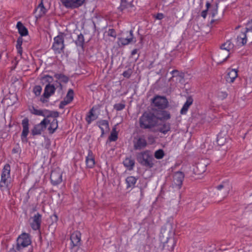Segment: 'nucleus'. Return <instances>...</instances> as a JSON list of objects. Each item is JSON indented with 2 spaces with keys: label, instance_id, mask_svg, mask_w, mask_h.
Listing matches in <instances>:
<instances>
[{
  "label": "nucleus",
  "instance_id": "10",
  "mask_svg": "<svg viewBox=\"0 0 252 252\" xmlns=\"http://www.w3.org/2000/svg\"><path fill=\"white\" fill-rule=\"evenodd\" d=\"M50 180L52 184L56 186L62 182V173L59 168L52 170L50 174Z\"/></svg>",
  "mask_w": 252,
  "mask_h": 252
},
{
  "label": "nucleus",
  "instance_id": "30",
  "mask_svg": "<svg viewBox=\"0 0 252 252\" xmlns=\"http://www.w3.org/2000/svg\"><path fill=\"white\" fill-rule=\"evenodd\" d=\"M38 11L39 13L37 14V17L39 18L45 15L47 12V9L44 6L42 0H41L37 7L35 9L34 12L36 13Z\"/></svg>",
  "mask_w": 252,
  "mask_h": 252
},
{
  "label": "nucleus",
  "instance_id": "39",
  "mask_svg": "<svg viewBox=\"0 0 252 252\" xmlns=\"http://www.w3.org/2000/svg\"><path fill=\"white\" fill-rule=\"evenodd\" d=\"M118 138V133L116 131V127H113L111 132L110 136L108 137V140L110 142H114L117 140Z\"/></svg>",
  "mask_w": 252,
  "mask_h": 252
},
{
  "label": "nucleus",
  "instance_id": "23",
  "mask_svg": "<svg viewBox=\"0 0 252 252\" xmlns=\"http://www.w3.org/2000/svg\"><path fill=\"white\" fill-rule=\"evenodd\" d=\"M16 28L18 30V32L21 37L26 36L28 34V30L27 28L23 25V24L19 21L16 25Z\"/></svg>",
  "mask_w": 252,
  "mask_h": 252
},
{
  "label": "nucleus",
  "instance_id": "48",
  "mask_svg": "<svg viewBox=\"0 0 252 252\" xmlns=\"http://www.w3.org/2000/svg\"><path fill=\"white\" fill-rule=\"evenodd\" d=\"M107 35L109 36H111L114 38H116L117 36V33L115 30L113 29H109L107 32Z\"/></svg>",
  "mask_w": 252,
  "mask_h": 252
},
{
  "label": "nucleus",
  "instance_id": "19",
  "mask_svg": "<svg viewBox=\"0 0 252 252\" xmlns=\"http://www.w3.org/2000/svg\"><path fill=\"white\" fill-rule=\"evenodd\" d=\"M96 109V106H93L87 114L85 120L88 125L91 124L92 121L98 118V116L94 114Z\"/></svg>",
  "mask_w": 252,
  "mask_h": 252
},
{
  "label": "nucleus",
  "instance_id": "29",
  "mask_svg": "<svg viewBox=\"0 0 252 252\" xmlns=\"http://www.w3.org/2000/svg\"><path fill=\"white\" fill-rule=\"evenodd\" d=\"M137 178L134 176H128L126 179V189L134 188L135 185L136 183Z\"/></svg>",
  "mask_w": 252,
  "mask_h": 252
},
{
  "label": "nucleus",
  "instance_id": "42",
  "mask_svg": "<svg viewBox=\"0 0 252 252\" xmlns=\"http://www.w3.org/2000/svg\"><path fill=\"white\" fill-rule=\"evenodd\" d=\"M42 89V87L39 85H36L33 88V93L35 94V96H39L41 94Z\"/></svg>",
  "mask_w": 252,
  "mask_h": 252
},
{
  "label": "nucleus",
  "instance_id": "4",
  "mask_svg": "<svg viewBox=\"0 0 252 252\" xmlns=\"http://www.w3.org/2000/svg\"><path fill=\"white\" fill-rule=\"evenodd\" d=\"M56 84H47L46 85L44 90V93L40 98V101L43 103H47L48 102L49 97L53 95L56 90V89L60 87L61 89H62V85L60 82L58 80L56 81Z\"/></svg>",
  "mask_w": 252,
  "mask_h": 252
},
{
  "label": "nucleus",
  "instance_id": "2",
  "mask_svg": "<svg viewBox=\"0 0 252 252\" xmlns=\"http://www.w3.org/2000/svg\"><path fill=\"white\" fill-rule=\"evenodd\" d=\"M140 127L142 129H151L158 123L157 116L152 112H145L139 119Z\"/></svg>",
  "mask_w": 252,
  "mask_h": 252
},
{
  "label": "nucleus",
  "instance_id": "52",
  "mask_svg": "<svg viewBox=\"0 0 252 252\" xmlns=\"http://www.w3.org/2000/svg\"><path fill=\"white\" fill-rule=\"evenodd\" d=\"M60 80L63 83H66L68 82L69 78L63 74Z\"/></svg>",
  "mask_w": 252,
  "mask_h": 252
},
{
  "label": "nucleus",
  "instance_id": "35",
  "mask_svg": "<svg viewBox=\"0 0 252 252\" xmlns=\"http://www.w3.org/2000/svg\"><path fill=\"white\" fill-rule=\"evenodd\" d=\"M224 136L225 134L221 132L218 134L216 142L218 145L222 146L225 143L226 138Z\"/></svg>",
  "mask_w": 252,
  "mask_h": 252
},
{
  "label": "nucleus",
  "instance_id": "53",
  "mask_svg": "<svg viewBox=\"0 0 252 252\" xmlns=\"http://www.w3.org/2000/svg\"><path fill=\"white\" fill-rule=\"evenodd\" d=\"M154 17L156 19L161 20L164 18V15L161 13H158L156 15H154Z\"/></svg>",
  "mask_w": 252,
  "mask_h": 252
},
{
  "label": "nucleus",
  "instance_id": "33",
  "mask_svg": "<svg viewBox=\"0 0 252 252\" xmlns=\"http://www.w3.org/2000/svg\"><path fill=\"white\" fill-rule=\"evenodd\" d=\"M1 177L10 178V165L7 163L4 165L2 172Z\"/></svg>",
  "mask_w": 252,
  "mask_h": 252
},
{
  "label": "nucleus",
  "instance_id": "47",
  "mask_svg": "<svg viewBox=\"0 0 252 252\" xmlns=\"http://www.w3.org/2000/svg\"><path fill=\"white\" fill-rule=\"evenodd\" d=\"M132 73V69L131 68H128L123 73V75L125 78H129L131 76Z\"/></svg>",
  "mask_w": 252,
  "mask_h": 252
},
{
  "label": "nucleus",
  "instance_id": "54",
  "mask_svg": "<svg viewBox=\"0 0 252 252\" xmlns=\"http://www.w3.org/2000/svg\"><path fill=\"white\" fill-rule=\"evenodd\" d=\"M48 112H51V111L49 110H46V109L44 110H43L44 115H43V116L44 117H46L47 118L50 117V115L51 113Z\"/></svg>",
  "mask_w": 252,
  "mask_h": 252
},
{
  "label": "nucleus",
  "instance_id": "27",
  "mask_svg": "<svg viewBox=\"0 0 252 252\" xmlns=\"http://www.w3.org/2000/svg\"><path fill=\"white\" fill-rule=\"evenodd\" d=\"M226 77V80L228 83H232L236 78V69H228Z\"/></svg>",
  "mask_w": 252,
  "mask_h": 252
},
{
  "label": "nucleus",
  "instance_id": "60",
  "mask_svg": "<svg viewBox=\"0 0 252 252\" xmlns=\"http://www.w3.org/2000/svg\"><path fill=\"white\" fill-rule=\"evenodd\" d=\"M63 74H62V73H56L54 75V77L57 79L58 80H60V79L61 78V77L63 76Z\"/></svg>",
  "mask_w": 252,
  "mask_h": 252
},
{
  "label": "nucleus",
  "instance_id": "49",
  "mask_svg": "<svg viewBox=\"0 0 252 252\" xmlns=\"http://www.w3.org/2000/svg\"><path fill=\"white\" fill-rule=\"evenodd\" d=\"M243 31L246 33L248 32L252 31V20L247 23V27Z\"/></svg>",
  "mask_w": 252,
  "mask_h": 252
},
{
  "label": "nucleus",
  "instance_id": "15",
  "mask_svg": "<svg viewBox=\"0 0 252 252\" xmlns=\"http://www.w3.org/2000/svg\"><path fill=\"white\" fill-rule=\"evenodd\" d=\"M230 185L228 181L222 182L220 184L216 187V189L218 191H220V193L222 194V198H224L228 194L229 191L230 189ZM219 195V192H217Z\"/></svg>",
  "mask_w": 252,
  "mask_h": 252
},
{
  "label": "nucleus",
  "instance_id": "7",
  "mask_svg": "<svg viewBox=\"0 0 252 252\" xmlns=\"http://www.w3.org/2000/svg\"><path fill=\"white\" fill-rule=\"evenodd\" d=\"M160 241L159 248L161 251L165 252H170L173 251L176 244V241L174 238L166 237L165 241L162 240H161Z\"/></svg>",
  "mask_w": 252,
  "mask_h": 252
},
{
  "label": "nucleus",
  "instance_id": "38",
  "mask_svg": "<svg viewBox=\"0 0 252 252\" xmlns=\"http://www.w3.org/2000/svg\"><path fill=\"white\" fill-rule=\"evenodd\" d=\"M220 49V50L218 52V57L220 58V62H223L226 60V59L228 58L229 53H225L224 51H222Z\"/></svg>",
  "mask_w": 252,
  "mask_h": 252
},
{
  "label": "nucleus",
  "instance_id": "34",
  "mask_svg": "<svg viewBox=\"0 0 252 252\" xmlns=\"http://www.w3.org/2000/svg\"><path fill=\"white\" fill-rule=\"evenodd\" d=\"M123 163L125 167H127L129 170H131L134 166L135 161L131 158H126L123 161Z\"/></svg>",
  "mask_w": 252,
  "mask_h": 252
},
{
  "label": "nucleus",
  "instance_id": "8",
  "mask_svg": "<svg viewBox=\"0 0 252 252\" xmlns=\"http://www.w3.org/2000/svg\"><path fill=\"white\" fill-rule=\"evenodd\" d=\"M133 148L135 150H141L145 148L147 146V142L144 135L137 136L134 138Z\"/></svg>",
  "mask_w": 252,
  "mask_h": 252
},
{
  "label": "nucleus",
  "instance_id": "22",
  "mask_svg": "<svg viewBox=\"0 0 252 252\" xmlns=\"http://www.w3.org/2000/svg\"><path fill=\"white\" fill-rule=\"evenodd\" d=\"M10 178L1 177L0 181V189L1 190L4 189H10Z\"/></svg>",
  "mask_w": 252,
  "mask_h": 252
},
{
  "label": "nucleus",
  "instance_id": "21",
  "mask_svg": "<svg viewBox=\"0 0 252 252\" xmlns=\"http://www.w3.org/2000/svg\"><path fill=\"white\" fill-rule=\"evenodd\" d=\"M193 101V98L191 96H189L187 97L186 102L184 103L182 108L180 111V113L182 115L186 114L190 107L192 104Z\"/></svg>",
  "mask_w": 252,
  "mask_h": 252
},
{
  "label": "nucleus",
  "instance_id": "24",
  "mask_svg": "<svg viewBox=\"0 0 252 252\" xmlns=\"http://www.w3.org/2000/svg\"><path fill=\"white\" fill-rule=\"evenodd\" d=\"M234 46V44L230 40H227L220 46V49L223 50L222 51H224L225 53H229L230 50L233 49Z\"/></svg>",
  "mask_w": 252,
  "mask_h": 252
},
{
  "label": "nucleus",
  "instance_id": "20",
  "mask_svg": "<svg viewBox=\"0 0 252 252\" xmlns=\"http://www.w3.org/2000/svg\"><path fill=\"white\" fill-rule=\"evenodd\" d=\"M86 164L87 168H92L95 164V160L93 152L91 150H88V156L86 158Z\"/></svg>",
  "mask_w": 252,
  "mask_h": 252
},
{
  "label": "nucleus",
  "instance_id": "1",
  "mask_svg": "<svg viewBox=\"0 0 252 252\" xmlns=\"http://www.w3.org/2000/svg\"><path fill=\"white\" fill-rule=\"evenodd\" d=\"M31 243V235L27 233H22L16 240V250L18 252H32Z\"/></svg>",
  "mask_w": 252,
  "mask_h": 252
},
{
  "label": "nucleus",
  "instance_id": "62",
  "mask_svg": "<svg viewBox=\"0 0 252 252\" xmlns=\"http://www.w3.org/2000/svg\"><path fill=\"white\" fill-rule=\"evenodd\" d=\"M8 252H18L17 250H16V249H14V247H13L12 248H11L9 251H8Z\"/></svg>",
  "mask_w": 252,
  "mask_h": 252
},
{
  "label": "nucleus",
  "instance_id": "32",
  "mask_svg": "<svg viewBox=\"0 0 252 252\" xmlns=\"http://www.w3.org/2000/svg\"><path fill=\"white\" fill-rule=\"evenodd\" d=\"M53 78L49 75H43L40 77V83L42 85L51 84L53 82Z\"/></svg>",
  "mask_w": 252,
  "mask_h": 252
},
{
  "label": "nucleus",
  "instance_id": "43",
  "mask_svg": "<svg viewBox=\"0 0 252 252\" xmlns=\"http://www.w3.org/2000/svg\"><path fill=\"white\" fill-rule=\"evenodd\" d=\"M73 94H74V92L72 89H70L65 97L64 99H65L66 100L69 101V102L70 103L73 99Z\"/></svg>",
  "mask_w": 252,
  "mask_h": 252
},
{
  "label": "nucleus",
  "instance_id": "18",
  "mask_svg": "<svg viewBox=\"0 0 252 252\" xmlns=\"http://www.w3.org/2000/svg\"><path fill=\"white\" fill-rule=\"evenodd\" d=\"M132 42H134V43L136 42V40L133 41V34L132 30H130L129 31V35L126 37L118 38V44L120 46H125L128 45Z\"/></svg>",
  "mask_w": 252,
  "mask_h": 252
},
{
  "label": "nucleus",
  "instance_id": "64",
  "mask_svg": "<svg viewBox=\"0 0 252 252\" xmlns=\"http://www.w3.org/2000/svg\"><path fill=\"white\" fill-rule=\"evenodd\" d=\"M249 83L252 87V74L251 75L249 78Z\"/></svg>",
  "mask_w": 252,
  "mask_h": 252
},
{
  "label": "nucleus",
  "instance_id": "3",
  "mask_svg": "<svg viewBox=\"0 0 252 252\" xmlns=\"http://www.w3.org/2000/svg\"><path fill=\"white\" fill-rule=\"evenodd\" d=\"M136 160L141 165L148 168L154 167V158L149 150H145L136 154Z\"/></svg>",
  "mask_w": 252,
  "mask_h": 252
},
{
  "label": "nucleus",
  "instance_id": "5",
  "mask_svg": "<svg viewBox=\"0 0 252 252\" xmlns=\"http://www.w3.org/2000/svg\"><path fill=\"white\" fill-rule=\"evenodd\" d=\"M65 34L63 32H60L59 35L54 38V42L52 49L55 54H61L64 52L65 45L64 44V38Z\"/></svg>",
  "mask_w": 252,
  "mask_h": 252
},
{
  "label": "nucleus",
  "instance_id": "46",
  "mask_svg": "<svg viewBox=\"0 0 252 252\" xmlns=\"http://www.w3.org/2000/svg\"><path fill=\"white\" fill-rule=\"evenodd\" d=\"M32 113L33 114H34L35 115L37 116H42L44 115L43 114V110H38L36 108H35L34 107H32Z\"/></svg>",
  "mask_w": 252,
  "mask_h": 252
},
{
  "label": "nucleus",
  "instance_id": "61",
  "mask_svg": "<svg viewBox=\"0 0 252 252\" xmlns=\"http://www.w3.org/2000/svg\"><path fill=\"white\" fill-rule=\"evenodd\" d=\"M138 49H133L131 53V56L132 57L134 55L136 54L138 52Z\"/></svg>",
  "mask_w": 252,
  "mask_h": 252
},
{
  "label": "nucleus",
  "instance_id": "51",
  "mask_svg": "<svg viewBox=\"0 0 252 252\" xmlns=\"http://www.w3.org/2000/svg\"><path fill=\"white\" fill-rule=\"evenodd\" d=\"M51 113L50 117H53L55 119L58 117L59 116V112L55 111H51V112H49Z\"/></svg>",
  "mask_w": 252,
  "mask_h": 252
},
{
  "label": "nucleus",
  "instance_id": "31",
  "mask_svg": "<svg viewBox=\"0 0 252 252\" xmlns=\"http://www.w3.org/2000/svg\"><path fill=\"white\" fill-rule=\"evenodd\" d=\"M48 124H50V126L48 128L49 133L52 134L58 127V121L56 119H54L52 122L50 121Z\"/></svg>",
  "mask_w": 252,
  "mask_h": 252
},
{
  "label": "nucleus",
  "instance_id": "13",
  "mask_svg": "<svg viewBox=\"0 0 252 252\" xmlns=\"http://www.w3.org/2000/svg\"><path fill=\"white\" fill-rule=\"evenodd\" d=\"M23 130L21 135V140L24 143L28 142L27 136L29 133V120L25 118L22 121Z\"/></svg>",
  "mask_w": 252,
  "mask_h": 252
},
{
  "label": "nucleus",
  "instance_id": "17",
  "mask_svg": "<svg viewBox=\"0 0 252 252\" xmlns=\"http://www.w3.org/2000/svg\"><path fill=\"white\" fill-rule=\"evenodd\" d=\"M185 177L184 173L181 171H177L173 175V183L175 187L180 189Z\"/></svg>",
  "mask_w": 252,
  "mask_h": 252
},
{
  "label": "nucleus",
  "instance_id": "40",
  "mask_svg": "<svg viewBox=\"0 0 252 252\" xmlns=\"http://www.w3.org/2000/svg\"><path fill=\"white\" fill-rule=\"evenodd\" d=\"M96 124L100 129L101 128H103L102 126H104L106 129H109V122L107 120H101L98 121Z\"/></svg>",
  "mask_w": 252,
  "mask_h": 252
},
{
  "label": "nucleus",
  "instance_id": "9",
  "mask_svg": "<svg viewBox=\"0 0 252 252\" xmlns=\"http://www.w3.org/2000/svg\"><path fill=\"white\" fill-rule=\"evenodd\" d=\"M50 122V121L46 118H44L39 124L34 126L32 130V134L33 136L40 135L46 128L47 125Z\"/></svg>",
  "mask_w": 252,
  "mask_h": 252
},
{
  "label": "nucleus",
  "instance_id": "14",
  "mask_svg": "<svg viewBox=\"0 0 252 252\" xmlns=\"http://www.w3.org/2000/svg\"><path fill=\"white\" fill-rule=\"evenodd\" d=\"M81 233L78 231L73 232L70 236L71 249L79 247L81 245Z\"/></svg>",
  "mask_w": 252,
  "mask_h": 252
},
{
  "label": "nucleus",
  "instance_id": "26",
  "mask_svg": "<svg viewBox=\"0 0 252 252\" xmlns=\"http://www.w3.org/2000/svg\"><path fill=\"white\" fill-rule=\"evenodd\" d=\"M171 125L169 123H163L160 124L158 126V131L164 134L170 130Z\"/></svg>",
  "mask_w": 252,
  "mask_h": 252
},
{
  "label": "nucleus",
  "instance_id": "59",
  "mask_svg": "<svg viewBox=\"0 0 252 252\" xmlns=\"http://www.w3.org/2000/svg\"><path fill=\"white\" fill-rule=\"evenodd\" d=\"M51 219L53 221L57 222L58 220L57 215L56 214H54L53 216L51 217Z\"/></svg>",
  "mask_w": 252,
  "mask_h": 252
},
{
  "label": "nucleus",
  "instance_id": "28",
  "mask_svg": "<svg viewBox=\"0 0 252 252\" xmlns=\"http://www.w3.org/2000/svg\"><path fill=\"white\" fill-rule=\"evenodd\" d=\"M246 32L243 31L241 33L237 36V46H242L247 43Z\"/></svg>",
  "mask_w": 252,
  "mask_h": 252
},
{
  "label": "nucleus",
  "instance_id": "16",
  "mask_svg": "<svg viewBox=\"0 0 252 252\" xmlns=\"http://www.w3.org/2000/svg\"><path fill=\"white\" fill-rule=\"evenodd\" d=\"M32 222L31 223V226L34 230H39L41 227L42 222V215L37 213L32 218Z\"/></svg>",
  "mask_w": 252,
  "mask_h": 252
},
{
  "label": "nucleus",
  "instance_id": "41",
  "mask_svg": "<svg viewBox=\"0 0 252 252\" xmlns=\"http://www.w3.org/2000/svg\"><path fill=\"white\" fill-rule=\"evenodd\" d=\"M165 154L162 149H158L157 150L154 154V157L158 159H161L164 156Z\"/></svg>",
  "mask_w": 252,
  "mask_h": 252
},
{
  "label": "nucleus",
  "instance_id": "36",
  "mask_svg": "<svg viewBox=\"0 0 252 252\" xmlns=\"http://www.w3.org/2000/svg\"><path fill=\"white\" fill-rule=\"evenodd\" d=\"M23 41V39L22 37L19 36L17 40V43L16 45V47L17 50V53L20 55H22L23 53V49L22 47V43Z\"/></svg>",
  "mask_w": 252,
  "mask_h": 252
},
{
  "label": "nucleus",
  "instance_id": "45",
  "mask_svg": "<svg viewBox=\"0 0 252 252\" xmlns=\"http://www.w3.org/2000/svg\"><path fill=\"white\" fill-rule=\"evenodd\" d=\"M125 104L123 103H116L114 105V109L118 111H121L125 108Z\"/></svg>",
  "mask_w": 252,
  "mask_h": 252
},
{
  "label": "nucleus",
  "instance_id": "63",
  "mask_svg": "<svg viewBox=\"0 0 252 252\" xmlns=\"http://www.w3.org/2000/svg\"><path fill=\"white\" fill-rule=\"evenodd\" d=\"M206 9H207V10H208V9L211 6V4H210V3L209 1H207L206 2Z\"/></svg>",
  "mask_w": 252,
  "mask_h": 252
},
{
  "label": "nucleus",
  "instance_id": "58",
  "mask_svg": "<svg viewBox=\"0 0 252 252\" xmlns=\"http://www.w3.org/2000/svg\"><path fill=\"white\" fill-rule=\"evenodd\" d=\"M20 151V148L18 146V147H14L12 149V153L13 154H16V153H18Z\"/></svg>",
  "mask_w": 252,
  "mask_h": 252
},
{
  "label": "nucleus",
  "instance_id": "12",
  "mask_svg": "<svg viewBox=\"0 0 252 252\" xmlns=\"http://www.w3.org/2000/svg\"><path fill=\"white\" fill-rule=\"evenodd\" d=\"M206 167L207 164L205 163L200 161L192 166L191 171L194 175H201L205 172Z\"/></svg>",
  "mask_w": 252,
  "mask_h": 252
},
{
  "label": "nucleus",
  "instance_id": "56",
  "mask_svg": "<svg viewBox=\"0 0 252 252\" xmlns=\"http://www.w3.org/2000/svg\"><path fill=\"white\" fill-rule=\"evenodd\" d=\"M218 7V4H216L215 8L212 10V16L213 17H214L215 16V15L217 14Z\"/></svg>",
  "mask_w": 252,
  "mask_h": 252
},
{
  "label": "nucleus",
  "instance_id": "37",
  "mask_svg": "<svg viewBox=\"0 0 252 252\" xmlns=\"http://www.w3.org/2000/svg\"><path fill=\"white\" fill-rule=\"evenodd\" d=\"M75 43L77 46L84 48V37L81 33L78 35L77 39L75 41Z\"/></svg>",
  "mask_w": 252,
  "mask_h": 252
},
{
  "label": "nucleus",
  "instance_id": "57",
  "mask_svg": "<svg viewBox=\"0 0 252 252\" xmlns=\"http://www.w3.org/2000/svg\"><path fill=\"white\" fill-rule=\"evenodd\" d=\"M208 10L207 9H205L202 11L201 13V16L203 18H205L207 15Z\"/></svg>",
  "mask_w": 252,
  "mask_h": 252
},
{
  "label": "nucleus",
  "instance_id": "55",
  "mask_svg": "<svg viewBox=\"0 0 252 252\" xmlns=\"http://www.w3.org/2000/svg\"><path fill=\"white\" fill-rule=\"evenodd\" d=\"M219 96L221 99H224L227 97V94L225 92H220V93H219Z\"/></svg>",
  "mask_w": 252,
  "mask_h": 252
},
{
  "label": "nucleus",
  "instance_id": "25",
  "mask_svg": "<svg viewBox=\"0 0 252 252\" xmlns=\"http://www.w3.org/2000/svg\"><path fill=\"white\" fill-rule=\"evenodd\" d=\"M157 115V118H158V120H167L171 118L170 113L168 111L163 110L158 111Z\"/></svg>",
  "mask_w": 252,
  "mask_h": 252
},
{
  "label": "nucleus",
  "instance_id": "11",
  "mask_svg": "<svg viewBox=\"0 0 252 252\" xmlns=\"http://www.w3.org/2000/svg\"><path fill=\"white\" fill-rule=\"evenodd\" d=\"M63 5L67 8L75 9L82 6L85 0H60Z\"/></svg>",
  "mask_w": 252,
  "mask_h": 252
},
{
  "label": "nucleus",
  "instance_id": "44",
  "mask_svg": "<svg viewBox=\"0 0 252 252\" xmlns=\"http://www.w3.org/2000/svg\"><path fill=\"white\" fill-rule=\"evenodd\" d=\"M128 5L129 3L126 0H121V4L118 9L119 10L122 12L128 7Z\"/></svg>",
  "mask_w": 252,
  "mask_h": 252
},
{
  "label": "nucleus",
  "instance_id": "6",
  "mask_svg": "<svg viewBox=\"0 0 252 252\" xmlns=\"http://www.w3.org/2000/svg\"><path fill=\"white\" fill-rule=\"evenodd\" d=\"M151 102L155 107L161 110L166 108L169 105L168 101L166 97L159 95H155L151 99Z\"/></svg>",
  "mask_w": 252,
  "mask_h": 252
},
{
  "label": "nucleus",
  "instance_id": "50",
  "mask_svg": "<svg viewBox=\"0 0 252 252\" xmlns=\"http://www.w3.org/2000/svg\"><path fill=\"white\" fill-rule=\"evenodd\" d=\"M69 103H70L69 101L66 100L65 99H64L62 101L60 102V104L59 105V108L60 109H63L65 105H67Z\"/></svg>",
  "mask_w": 252,
  "mask_h": 252
}]
</instances>
